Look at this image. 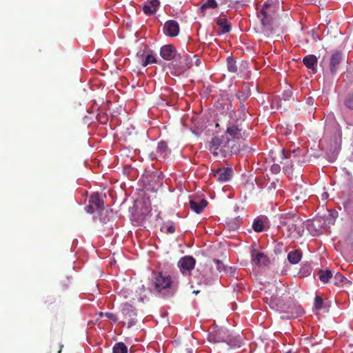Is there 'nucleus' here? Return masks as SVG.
Here are the masks:
<instances>
[{
	"mask_svg": "<svg viewBox=\"0 0 353 353\" xmlns=\"http://www.w3.org/2000/svg\"><path fill=\"white\" fill-rule=\"evenodd\" d=\"M279 228L283 233L286 232L289 238L296 239L304 232L303 222L297 216H282Z\"/></svg>",
	"mask_w": 353,
	"mask_h": 353,
	"instance_id": "f257e3e1",
	"label": "nucleus"
},
{
	"mask_svg": "<svg viewBox=\"0 0 353 353\" xmlns=\"http://www.w3.org/2000/svg\"><path fill=\"white\" fill-rule=\"evenodd\" d=\"M276 15V6L268 3H265L262 8L258 11L257 17L260 19L263 32L272 30L273 21Z\"/></svg>",
	"mask_w": 353,
	"mask_h": 353,
	"instance_id": "f03ea898",
	"label": "nucleus"
},
{
	"mask_svg": "<svg viewBox=\"0 0 353 353\" xmlns=\"http://www.w3.org/2000/svg\"><path fill=\"white\" fill-rule=\"evenodd\" d=\"M208 339L210 343L225 342L230 347H240L241 341L238 339H232L225 329L217 326L212 327L209 332Z\"/></svg>",
	"mask_w": 353,
	"mask_h": 353,
	"instance_id": "7ed1b4c3",
	"label": "nucleus"
},
{
	"mask_svg": "<svg viewBox=\"0 0 353 353\" xmlns=\"http://www.w3.org/2000/svg\"><path fill=\"white\" fill-rule=\"evenodd\" d=\"M153 284L158 293L161 294L172 288L174 282L171 276L163 272H153Z\"/></svg>",
	"mask_w": 353,
	"mask_h": 353,
	"instance_id": "20e7f679",
	"label": "nucleus"
},
{
	"mask_svg": "<svg viewBox=\"0 0 353 353\" xmlns=\"http://www.w3.org/2000/svg\"><path fill=\"white\" fill-rule=\"evenodd\" d=\"M121 314L123 315L124 324L127 323L130 328L137 323V312L134 307L128 303H124L122 306Z\"/></svg>",
	"mask_w": 353,
	"mask_h": 353,
	"instance_id": "39448f33",
	"label": "nucleus"
},
{
	"mask_svg": "<svg viewBox=\"0 0 353 353\" xmlns=\"http://www.w3.org/2000/svg\"><path fill=\"white\" fill-rule=\"evenodd\" d=\"M229 143H227V141L223 143V139L222 137H214L212 139L209 150L215 157L219 155L223 156V150L225 148L228 147Z\"/></svg>",
	"mask_w": 353,
	"mask_h": 353,
	"instance_id": "423d86ee",
	"label": "nucleus"
},
{
	"mask_svg": "<svg viewBox=\"0 0 353 353\" xmlns=\"http://www.w3.org/2000/svg\"><path fill=\"white\" fill-rule=\"evenodd\" d=\"M196 264L195 259L192 256H185L181 258L178 262V267L183 275H190L191 271L194 268Z\"/></svg>",
	"mask_w": 353,
	"mask_h": 353,
	"instance_id": "0eeeda50",
	"label": "nucleus"
},
{
	"mask_svg": "<svg viewBox=\"0 0 353 353\" xmlns=\"http://www.w3.org/2000/svg\"><path fill=\"white\" fill-rule=\"evenodd\" d=\"M160 55L166 61L172 60V65H174L175 61L178 60V57H179V53H178L176 48L170 44L165 45L161 48Z\"/></svg>",
	"mask_w": 353,
	"mask_h": 353,
	"instance_id": "6e6552de",
	"label": "nucleus"
},
{
	"mask_svg": "<svg viewBox=\"0 0 353 353\" xmlns=\"http://www.w3.org/2000/svg\"><path fill=\"white\" fill-rule=\"evenodd\" d=\"M193 66V62L192 59V54L179 53V57L178 60L175 61L173 67L180 70L181 71H185Z\"/></svg>",
	"mask_w": 353,
	"mask_h": 353,
	"instance_id": "1a4fd4ad",
	"label": "nucleus"
},
{
	"mask_svg": "<svg viewBox=\"0 0 353 353\" xmlns=\"http://www.w3.org/2000/svg\"><path fill=\"white\" fill-rule=\"evenodd\" d=\"M170 152L168 143L161 141L158 143L156 152L150 153V155L152 159L161 160L165 159L170 154Z\"/></svg>",
	"mask_w": 353,
	"mask_h": 353,
	"instance_id": "9d476101",
	"label": "nucleus"
},
{
	"mask_svg": "<svg viewBox=\"0 0 353 353\" xmlns=\"http://www.w3.org/2000/svg\"><path fill=\"white\" fill-rule=\"evenodd\" d=\"M212 171L216 179L222 183L230 181L233 174L232 168L229 167H220L216 169H213Z\"/></svg>",
	"mask_w": 353,
	"mask_h": 353,
	"instance_id": "9b49d317",
	"label": "nucleus"
},
{
	"mask_svg": "<svg viewBox=\"0 0 353 353\" xmlns=\"http://www.w3.org/2000/svg\"><path fill=\"white\" fill-rule=\"evenodd\" d=\"M225 133L230 136V137L226 138L227 143H229L232 140H239L243 138L245 132L239 125H232L227 128Z\"/></svg>",
	"mask_w": 353,
	"mask_h": 353,
	"instance_id": "f8f14e48",
	"label": "nucleus"
},
{
	"mask_svg": "<svg viewBox=\"0 0 353 353\" xmlns=\"http://www.w3.org/2000/svg\"><path fill=\"white\" fill-rule=\"evenodd\" d=\"M163 32L168 37H174L177 36L179 32V23L174 20L166 21L163 27Z\"/></svg>",
	"mask_w": 353,
	"mask_h": 353,
	"instance_id": "ddd939ff",
	"label": "nucleus"
},
{
	"mask_svg": "<svg viewBox=\"0 0 353 353\" xmlns=\"http://www.w3.org/2000/svg\"><path fill=\"white\" fill-rule=\"evenodd\" d=\"M342 61V54L340 52H334L330 57V70L332 74H335L339 69V65Z\"/></svg>",
	"mask_w": 353,
	"mask_h": 353,
	"instance_id": "4468645a",
	"label": "nucleus"
},
{
	"mask_svg": "<svg viewBox=\"0 0 353 353\" xmlns=\"http://www.w3.org/2000/svg\"><path fill=\"white\" fill-rule=\"evenodd\" d=\"M252 261L256 265H261L265 264L268 261L267 256L262 252H259L256 250L252 251Z\"/></svg>",
	"mask_w": 353,
	"mask_h": 353,
	"instance_id": "2eb2a0df",
	"label": "nucleus"
},
{
	"mask_svg": "<svg viewBox=\"0 0 353 353\" xmlns=\"http://www.w3.org/2000/svg\"><path fill=\"white\" fill-rule=\"evenodd\" d=\"M318 59L314 54H309L303 57V63L308 68L312 70L313 73L316 72V66Z\"/></svg>",
	"mask_w": 353,
	"mask_h": 353,
	"instance_id": "dca6fc26",
	"label": "nucleus"
},
{
	"mask_svg": "<svg viewBox=\"0 0 353 353\" xmlns=\"http://www.w3.org/2000/svg\"><path fill=\"white\" fill-rule=\"evenodd\" d=\"M208 202L205 199H201L199 201L195 200L190 201V207L192 210L197 214H199L207 206Z\"/></svg>",
	"mask_w": 353,
	"mask_h": 353,
	"instance_id": "f3484780",
	"label": "nucleus"
},
{
	"mask_svg": "<svg viewBox=\"0 0 353 353\" xmlns=\"http://www.w3.org/2000/svg\"><path fill=\"white\" fill-rule=\"evenodd\" d=\"M89 203H92L96 210H101L103 209L104 202L98 193L92 194L90 199Z\"/></svg>",
	"mask_w": 353,
	"mask_h": 353,
	"instance_id": "a211bd4d",
	"label": "nucleus"
},
{
	"mask_svg": "<svg viewBox=\"0 0 353 353\" xmlns=\"http://www.w3.org/2000/svg\"><path fill=\"white\" fill-rule=\"evenodd\" d=\"M159 6V0H150L147 4L143 6V11L148 15L152 14L157 11Z\"/></svg>",
	"mask_w": 353,
	"mask_h": 353,
	"instance_id": "6ab92c4d",
	"label": "nucleus"
},
{
	"mask_svg": "<svg viewBox=\"0 0 353 353\" xmlns=\"http://www.w3.org/2000/svg\"><path fill=\"white\" fill-rule=\"evenodd\" d=\"M318 276L319 280L323 283H327L330 279L332 277V272L330 270H319L318 271Z\"/></svg>",
	"mask_w": 353,
	"mask_h": 353,
	"instance_id": "aec40b11",
	"label": "nucleus"
},
{
	"mask_svg": "<svg viewBox=\"0 0 353 353\" xmlns=\"http://www.w3.org/2000/svg\"><path fill=\"white\" fill-rule=\"evenodd\" d=\"M216 24L221 29V32L223 34L228 33L231 30V25L228 23L226 18H219L216 21Z\"/></svg>",
	"mask_w": 353,
	"mask_h": 353,
	"instance_id": "412c9836",
	"label": "nucleus"
},
{
	"mask_svg": "<svg viewBox=\"0 0 353 353\" xmlns=\"http://www.w3.org/2000/svg\"><path fill=\"white\" fill-rule=\"evenodd\" d=\"M301 259V252L300 250H294L290 252L288 255V259L292 264L298 263Z\"/></svg>",
	"mask_w": 353,
	"mask_h": 353,
	"instance_id": "4be33fe9",
	"label": "nucleus"
},
{
	"mask_svg": "<svg viewBox=\"0 0 353 353\" xmlns=\"http://www.w3.org/2000/svg\"><path fill=\"white\" fill-rule=\"evenodd\" d=\"M113 353H128V347L123 343H117L113 347Z\"/></svg>",
	"mask_w": 353,
	"mask_h": 353,
	"instance_id": "5701e85b",
	"label": "nucleus"
},
{
	"mask_svg": "<svg viewBox=\"0 0 353 353\" xmlns=\"http://www.w3.org/2000/svg\"><path fill=\"white\" fill-rule=\"evenodd\" d=\"M227 68L230 72L236 73L237 72L238 68L236 61L233 58L229 57L227 59Z\"/></svg>",
	"mask_w": 353,
	"mask_h": 353,
	"instance_id": "b1692460",
	"label": "nucleus"
},
{
	"mask_svg": "<svg viewBox=\"0 0 353 353\" xmlns=\"http://www.w3.org/2000/svg\"><path fill=\"white\" fill-rule=\"evenodd\" d=\"M334 283L338 286L344 285L347 279L340 272H336L334 276Z\"/></svg>",
	"mask_w": 353,
	"mask_h": 353,
	"instance_id": "393cba45",
	"label": "nucleus"
},
{
	"mask_svg": "<svg viewBox=\"0 0 353 353\" xmlns=\"http://www.w3.org/2000/svg\"><path fill=\"white\" fill-rule=\"evenodd\" d=\"M344 105L353 112V94H348L345 96L343 101Z\"/></svg>",
	"mask_w": 353,
	"mask_h": 353,
	"instance_id": "a878e982",
	"label": "nucleus"
},
{
	"mask_svg": "<svg viewBox=\"0 0 353 353\" xmlns=\"http://www.w3.org/2000/svg\"><path fill=\"white\" fill-rule=\"evenodd\" d=\"M217 6V2L215 0H206V1L201 6V10L203 11L207 8H216Z\"/></svg>",
	"mask_w": 353,
	"mask_h": 353,
	"instance_id": "bb28decb",
	"label": "nucleus"
},
{
	"mask_svg": "<svg viewBox=\"0 0 353 353\" xmlns=\"http://www.w3.org/2000/svg\"><path fill=\"white\" fill-rule=\"evenodd\" d=\"M253 230L256 232H261L263 230V222L260 219H255L252 224Z\"/></svg>",
	"mask_w": 353,
	"mask_h": 353,
	"instance_id": "cd10ccee",
	"label": "nucleus"
},
{
	"mask_svg": "<svg viewBox=\"0 0 353 353\" xmlns=\"http://www.w3.org/2000/svg\"><path fill=\"white\" fill-rule=\"evenodd\" d=\"M250 97V93L248 90H241L236 94V97L241 103L244 102Z\"/></svg>",
	"mask_w": 353,
	"mask_h": 353,
	"instance_id": "c85d7f7f",
	"label": "nucleus"
},
{
	"mask_svg": "<svg viewBox=\"0 0 353 353\" xmlns=\"http://www.w3.org/2000/svg\"><path fill=\"white\" fill-rule=\"evenodd\" d=\"M157 62V59L152 54H148L144 60H143L142 65L146 66L151 63H155Z\"/></svg>",
	"mask_w": 353,
	"mask_h": 353,
	"instance_id": "c756f323",
	"label": "nucleus"
},
{
	"mask_svg": "<svg viewBox=\"0 0 353 353\" xmlns=\"http://www.w3.org/2000/svg\"><path fill=\"white\" fill-rule=\"evenodd\" d=\"M323 305V301L319 296H316L314 299V307L317 310H321Z\"/></svg>",
	"mask_w": 353,
	"mask_h": 353,
	"instance_id": "7c9ffc66",
	"label": "nucleus"
},
{
	"mask_svg": "<svg viewBox=\"0 0 353 353\" xmlns=\"http://www.w3.org/2000/svg\"><path fill=\"white\" fill-rule=\"evenodd\" d=\"M292 97V91L291 89L285 90L283 92V99L285 101H289Z\"/></svg>",
	"mask_w": 353,
	"mask_h": 353,
	"instance_id": "2f4dec72",
	"label": "nucleus"
},
{
	"mask_svg": "<svg viewBox=\"0 0 353 353\" xmlns=\"http://www.w3.org/2000/svg\"><path fill=\"white\" fill-rule=\"evenodd\" d=\"M104 316L106 318H108V319H110L111 321H112L113 322H117V320H118L117 316L114 314L111 313V312H105L104 314Z\"/></svg>",
	"mask_w": 353,
	"mask_h": 353,
	"instance_id": "473e14b6",
	"label": "nucleus"
},
{
	"mask_svg": "<svg viewBox=\"0 0 353 353\" xmlns=\"http://www.w3.org/2000/svg\"><path fill=\"white\" fill-rule=\"evenodd\" d=\"M296 150H293V151L290 152L288 153V154L287 156H285L286 159H290L292 161H296Z\"/></svg>",
	"mask_w": 353,
	"mask_h": 353,
	"instance_id": "72a5a7b5",
	"label": "nucleus"
},
{
	"mask_svg": "<svg viewBox=\"0 0 353 353\" xmlns=\"http://www.w3.org/2000/svg\"><path fill=\"white\" fill-rule=\"evenodd\" d=\"M85 210L86 212H88L89 214H92L96 210L94 207L90 203H89V204L85 206Z\"/></svg>",
	"mask_w": 353,
	"mask_h": 353,
	"instance_id": "f704fd0d",
	"label": "nucleus"
},
{
	"mask_svg": "<svg viewBox=\"0 0 353 353\" xmlns=\"http://www.w3.org/2000/svg\"><path fill=\"white\" fill-rule=\"evenodd\" d=\"M271 171L274 174H277L281 171V167L278 164H273L270 168Z\"/></svg>",
	"mask_w": 353,
	"mask_h": 353,
	"instance_id": "c9c22d12",
	"label": "nucleus"
},
{
	"mask_svg": "<svg viewBox=\"0 0 353 353\" xmlns=\"http://www.w3.org/2000/svg\"><path fill=\"white\" fill-rule=\"evenodd\" d=\"M192 59L193 62V65H199L201 64V61L199 59L198 56L196 54H192Z\"/></svg>",
	"mask_w": 353,
	"mask_h": 353,
	"instance_id": "e433bc0d",
	"label": "nucleus"
},
{
	"mask_svg": "<svg viewBox=\"0 0 353 353\" xmlns=\"http://www.w3.org/2000/svg\"><path fill=\"white\" fill-rule=\"evenodd\" d=\"M214 262L216 264L217 270L221 272L223 270V265L221 261L219 259H214Z\"/></svg>",
	"mask_w": 353,
	"mask_h": 353,
	"instance_id": "4c0bfd02",
	"label": "nucleus"
},
{
	"mask_svg": "<svg viewBox=\"0 0 353 353\" xmlns=\"http://www.w3.org/2000/svg\"><path fill=\"white\" fill-rule=\"evenodd\" d=\"M174 231H175V228H174V225H170V226H169V227H168V228H167V232H168V233L171 234V233L174 232Z\"/></svg>",
	"mask_w": 353,
	"mask_h": 353,
	"instance_id": "58836bf2",
	"label": "nucleus"
},
{
	"mask_svg": "<svg viewBox=\"0 0 353 353\" xmlns=\"http://www.w3.org/2000/svg\"><path fill=\"white\" fill-rule=\"evenodd\" d=\"M292 167V165H290V168H288L287 165L284 168L286 172H290V168Z\"/></svg>",
	"mask_w": 353,
	"mask_h": 353,
	"instance_id": "ea45409f",
	"label": "nucleus"
},
{
	"mask_svg": "<svg viewBox=\"0 0 353 353\" xmlns=\"http://www.w3.org/2000/svg\"><path fill=\"white\" fill-rule=\"evenodd\" d=\"M273 301L274 302V303H275V304H276V305L279 307V308H280L281 310H283V307L281 305H279V304H278V303H277V300H276V299L274 300Z\"/></svg>",
	"mask_w": 353,
	"mask_h": 353,
	"instance_id": "a19ab883",
	"label": "nucleus"
},
{
	"mask_svg": "<svg viewBox=\"0 0 353 353\" xmlns=\"http://www.w3.org/2000/svg\"><path fill=\"white\" fill-rule=\"evenodd\" d=\"M193 293L195 294H198L199 293V290H194Z\"/></svg>",
	"mask_w": 353,
	"mask_h": 353,
	"instance_id": "79ce46f5",
	"label": "nucleus"
},
{
	"mask_svg": "<svg viewBox=\"0 0 353 353\" xmlns=\"http://www.w3.org/2000/svg\"><path fill=\"white\" fill-rule=\"evenodd\" d=\"M104 314H105V313H103V312H99V315L100 316H104Z\"/></svg>",
	"mask_w": 353,
	"mask_h": 353,
	"instance_id": "37998d69",
	"label": "nucleus"
},
{
	"mask_svg": "<svg viewBox=\"0 0 353 353\" xmlns=\"http://www.w3.org/2000/svg\"><path fill=\"white\" fill-rule=\"evenodd\" d=\"M351 125H352L351 124L348 123V124H347V128L350 129V126H351Z\"/></svg>",
	"mask_w": 353,
	"mask_h": 353,
	"instance_id": "c03bdc74",
	"label": "nucleus"
},
{
	"mask_svg": "<svg viewBox=\"0 0 353 353\" xmlns=\"http://www.w3.org/2000/svg\"><path fill=\"white\" fill-rule=\"evenodd\" d=\"M287 353H295V352H292V351H288Z\"/></svg>",
	"mask_w": 353,
	"mask_h": 353,
	"instance_id": "a18cd8bd",
	"label": "nucleus"
},
{
	"mask_svg": "<svg viewBox=\"0 0 353 353\" xmlns=\"http://www.w3.org/2000/svg\"><path fill=\"white\" fill-rule=\"evenodd\" d=\"M351 235L353 236V231H351Z\"/></svg>",
	"mask_w": 353,
	"mask_h": 353,
	"instance_id": "49530a36",
	"label": "nucleus"
}]
</instances>
